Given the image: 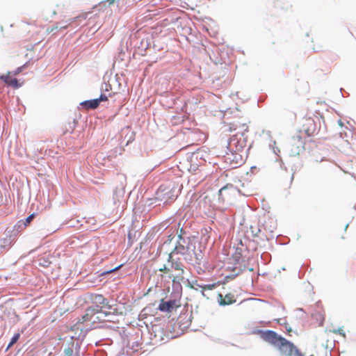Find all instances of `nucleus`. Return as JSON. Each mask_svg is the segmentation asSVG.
<instances>
[{
    "label": "nucleus",
    "instance_id": "1",
    "mask_svg": "<svg viewBox=\"0 0 356 356\" xmlns=\"http://www.w3.org/2000/svg\"><path fill=\"white\" fill-rule=\"evenodd\" d=\"M258 332L264 341L277 347L284 356H304L293 343L277 334L273 330H259Z\"/></svg>",
    "mask_w": 356,
    "mask_h": 356
},
{
    "label": "nucleus",
    "instance_id": "2",
    "mask_svg": "<svg viewBox=\"0 0 356 356\" xmlns=\"http://www.w3.org/2000/svg\"><path fill=\"white\" fill-rule=\"evenodd\" d=\"M182 265L183 264L179 260L175 259L170 254L168 256V264L159 268V271L164 273L168 277L170 273H172L176 270H180Z\"/></svg>",
    "mask_w": 356,
    "mask_h": 356
},
{
    "label": "nucleus",
    "instance_id": "3",
    "mask_svg": "<svg viewBox=\"0 0 356 356\" xmlns=\"http://www.w3.org/2000/svg\"><path fill=\"white\" fill-rule=\"evenodd\" d=\"M175 186L170 187V186L161 185L159 188L156 194L159 198L167 202L168 200H175L177 196V195L175 194Z\"/></svg>",
    "mask_w": 356,
    "mask_h": 356
},
{
    "label": "nucleus",
    "instance_id": "4",
    "mask_svg": "<svg viewBox=\"0 0 356 356\" xmlns=\"http://www.w3.org/2000/svg\"><path fill=\"white\" fill-rule=\"evenodd\" d=\"M235 188L232 184H227L219 191V199L222 202L229 201L235 195Z\"/></svg>",
    "mask_w": 356,
    "mask_h": 356
},
{
    "label": "nucleus",
    "instance_id": "5",
    "mask_svg": "<svg viewBox=\"0 0 356 356\" xmlns=\"http://www.w3.org/2000/svg\"><path fill=\"white\" fill-rule=\"evenodd\" d=\"M302 131L308 136H311L317 131V127L314 120L311 118H305L302 125Z\"/></svg>",
    "mask_w": 356,
    "mask_h": 356
},
{
    "label": "nucleus",
    "instance_id": "6",
    "mask_svg": "<svg viewBox=\"0 0 356 356\" xmlns=\"http://www.w3.org/2000/svg\"><path fill=\"white\" fill-rule=\"evenodd\" d=\"M94 309L95 310V312L92 315V318H90V326H92L96 323L104 321L105 319L104 317H106L108 315L106 312L102 311V308L99 306H97V307H94Z\"/></svg>",
    "mask_w": 356,
    "mask_h": 356
},
{
    "label": "nucleus",
    "instance_id": "7",
    "mask_svg": "<svg viewBox=\"0 0 356 356\" xmlns=\"http://www.w3.org/2000/svg\"><path fill=\"white\" fill-rule=\"evenodd\" d=\"M87 15H88V13H83L82 15H80L78 17L71 18L68 20V22L66 24H65L63 26H60V27L56 25L51 28H48L47 29V32L49 33L54 31H57L58 29H67L70 24L76 22L77 20H81V19L85 20L87 18Z\"/></svg>",
    "mask_w": 356,
    "mask_h": 356
},
{
    "label": "nucleus",
    "instance_id": "8",
    "mask_svg": "<svg viewBox=\"0 0 356 356\" xmlns=\"http://www.w3.org/2000/svg\"><path fill=\"white\" fill-rule=\"evenodd\" d=\"M244 146V143L239 141L236 136L232 137L228 143V149L232 152H240L243 149Z\"/></svg>",
    "mask_w": 356,
    "mask_h": 356
},
{
    "label": "nucleus",
    "instance_id": "9",
    "mask_svg": "<svg viewBox=\"0 0 356 356\" xmlns=\"http://www.w3.org/2000/svg\"><path fill=\"white\" fill-rule=\"evenodd\" d=\"M0 79L5 82L6 85L13 87V88H18L22 86L16 78L11 76L10 72L6 74L1 75Z\"/></svg>",
    "mask_w": 356,
    "mask_h": 356
},
{
    "label": "nucleus",
    "instance_id": "10",
    "mask_svg": "<svg viewBox=\"0 0 356 356\" xmlns=\"http://www.w3.org/2000/svg\"><path fill=\"white\" fill-rule=\"evenodd\" d=\"M92 302L95 305L94 307H97V306H99L102 308V311H103L104 308H110L108 302L102 295H94L92 297Z\"/></svg>",
    "mask_w": 356,
    "mask_h": 356
},
{
    "label": "nucleus",
    "instance_id": "11",
    "mask_svg": "<svg viewBox=\"0 0 356 356\" xmlns=\"http://www.w3.org/2000/svg\"><path fill=\"white\" fill-rule=\"evenodd\" d=\"M184 264L181 266V270H175L172 273H170L168 278L170 279L173 283H180L184 280Z\"/></svg>",
    "mask_w": 356,
    "mask_h": 356
},
{
    "label": "nucleus",
    "instance_id": "12",
    "mask_svg": "<svg viewBox=\"0 0 356 356\" xmlns=\"http://www.w3.org/2000/svg\"><path fill=\"white\" fill-rule=\"evenodd\" d=\"M218 302L220 305H228L236 302L234 295L229 293L223 296L222 294H218Z\"/></svg>",
    "mask_w": 356,
    "mask_h": 356
},
{
    "label": "nucleus",
    "instance_id": "13",
    "mask_svg": "<svg viewBox=\"0 0 356 356\" xmlns=\"http://www.w3.org/2000/svg\"><path fill=\"white\" fill-rule=\"evenodd\" d=\"M179 305L177 304L176 300H169L168 302H164L163 300H161L159 309L161 312H170L174 307H177Z\"/></svg>",
    "mask_w": 356,
    "mask_h": 356
},
{
    "label": "nucleus",
    "instance_id": "14",
    "mask_svg": "<svg viewBox=\"0 0 356 356\" xmlns=\"http://www.w3.org/2000/svg\"><path fill=\"white\" fill-rule=\"evenodd\" d=\"M95 310L94 309V307H88L86 311V314L81 316V318H79L76 325L79 323H88V324H90V318H92V315L95 314Z\"/></svg>",
    "mask_w": 356,
    "mask_h": 356
},
{
    "label": "nucleus",
    "instance_id": "15",
    "mask_svg": "<svg viewBox=\"0 0 356 356\" xmlns=\"http://www.w3.org/2000/svg\"><path fill=\"white\" fill-rule=\"evenodd\" d=\"M81 105L83 106L87 109H95L98 107L99 105L97 99L92 100L85 101L81 103Z\"/></svg>",
    "mask_w": 356,
    "mask_h": 356
},
{
    "label": "nucleus",
    "instance_id": "16",
    "mask_svg": "<svg viewBox=\"0 0 356 356\" xmlns=\"http://www.w3.org/2000/svg\"><path fill=\"white\" fill-rule=\"evenodd\" d=\"M74 342H71L70 346L68 348H65L64 356H79V355L77 353H74Z\"/></svg>",
    "mask_w": 356,
    "mask_h": 356
},
{
    "label": "nucleus",
    "instance_id": "17",
    "mask_svg": "<svg viewBox=\"0 0 356 356\" xmlns=\"http://www.w3.org/2000/svg\"><path fill=\"white\" fill-rule=\"evenodd\" d=\"M216 284H205V285H198L200 288L202 289V295L204 296V291L206 290H212L216 287Z\"/></svg>",
    "mask_w": 356,
    "mask_h": 356
},
{
    "label": "nucleus",
    "instance_id": "18",
    "mask_svg": "<svg viewBox=\"0 0 356 356\" xmlns=\"http://www.w3.org/2000/svg\"><path fill=\"white\" fill-rule=\"evenodd\" d=\"M20 334L19 333L15 334L11 339L8 347L7 350L9 349L10 347H12L19 339Z\"/></svg>",
    "mask_w": 356,
    "mask_h": 356
},
{
    "label": "nucleus",
    "instance_id": "19",
    "mask_svg": "<svg viewBox=\"0 0 356 356\" xmlns=\"http://www.w3.org/2000/svg\"><path fill=\"white\" fill-rule=\"evenodd\" d=\"M30 26H31V25L29 24H24L21 26L20 30L22 33H30V29H29Z\"/></svg>",
    "mask_w": 356,
    "mask_h": 356
},
{
    "label": "nucleus",
    "instance_id": "20",
    "mask_svg": "<svg viewBox=\"0 0 356 356\" xmlns=\"http://www.w3.org/2000/svg\"><path fill=\"white\" fill-rule=\"evenodd\" d=\"M331 332H332L334 334H339L341 335L344 338L346 337L345 332H344L343 329L341 328V327L338 328L337 330H333Z\"/></svg>",
    "mask_w": 356,
    "mask_h": 356
},
{
    "label": "nucleus",
    "instance_id": "21",
    "mask_svg": "<svg viewBox=\"0 0 356 356\" xmlns=\"http://www.w3.org/2000/svg\"><path fill=\"white\" fill-rule=\"evenodd\" d=\"M35 216V214L34 213L31 214L29 216H28L26 218V220H25V222H24V225L27 226L33 220Z\"/></svg>",
    "mask_w": 356,
    "mask_h": 356
},
{
    "label": "nucleus",
    "instance_id": "22",
    "mask_svg": "<svg viewBox=\"0 0 356 356\" xmlns=\"http://www.w3.org/2000/svg\"><path fill=\"white\" fill-rule=\"evenodd\" d=\"M120 0H106L104 1H102V3H108V6H111L114 3H118Z\"/></svg>",
    "mask_w": 356,
    "mask_h": 356
},
{
    "label": "nucleus",
    "instance_id": "23",
    "mask_svg": "<svg viewBox=\"0 0 356 356\" xmlns=\"http://www.w3.org/2000/svg\"><path fill=\"white\" fill-rule=\"evenodd\" d=\"M97 100L98 101L99 104L100 103V102H102V101H107L108 100V97H106V95H104V94H102L99 97V98L97 99Z\"/></svg>",
    "mask_w": 356,
    "mask_h": 356
},
{
    "label": "nucleus",
    "instance_id": "24",
    "mask_svg": "<svg viewBox=\"0 0 356 356\" xmlns=\"http://www.w3.org/2000/svg\"><path fill=\"white\" fill-rule=\"evenodd\" d=\"M122 266V265L121 264V265H120V266H117L116 268H113V269H112V270H110L106 271L105 273H106V274H109V273H113V272H115V271H116V270H119Z\"/></svg>",
    "mask_w": 356,
    "mask_h": 356
},
{
    "label": "nucleus",
    "instance_id": "25",
    "mask_svg": "<svg viewBox=\"0 0 356 356\" xmlns=\"http://www.w3.org/2000/svg\"><path fill=\"white\" fill-rule=\"evenodd\" d=\"M287 332H288V333L289 334V333L291 332V328H289V329H287Z\"/></svg>",
    "mask_w": 356,
    "mask_h": 356
}]
</instances>
